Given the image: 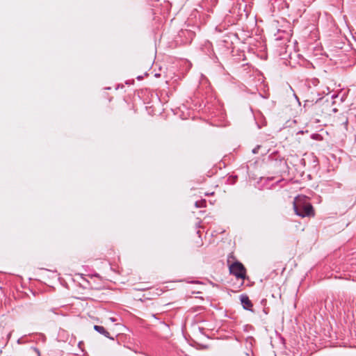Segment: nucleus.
I'll return each instance as SVG.
<instances>
[{
	"mask_svg": "<svg viewBox=\"0 0 356 356\" xmlns=\"http://www.w3.org/2000/svg\"><path fill=\"white\" fill-rule=\"evenodd\" d=\"M293 209L296 214L300 217L313 216L314 208L309 202H294Z\"/></svg>",
	"mask_w": 356,
	"mask_h": 356,
	"instance_id": "nucleus-1",
	"label": "nucleus"
},
{
	"mask_svg": "<svg viewBox=\"0 0 356 356\" xmlns=\"http://www.w3.org/2000/svg\"><path fill=\"white\" fill-rule=\"evenodd\" d=\"M229 273L234 275L237 279L244 280L246 277V269L240 261H234L229 264Z\"/></svg>",
	"mask_w": 356,
	"mask_h": 356,
	"instance_id": "nucleus-2",
	"label": "nucleus"
},
{
	"mask_svg": "<svg viewBox=\"0 0 356 356\" xmlns=\"http://www.w3.org/2000/svg\"><path fill=\"white\" fill-rule=\"evenodd\" d=\"M240 300L241 302L243 309L248 310V311H252V307L253 305H252L251 300H250L249 297L247 295H245V294L241 295Z\"/></svg>",
	"mask_w": 356,
	"mask_h": 356,
	"instance_id": "nucleus-3",
	"label": "nucleus"
},
{
	"mask_svg": "<svg viewBox=\"0 0 356 356\" xmlns=\"http://www.w3.org/2000/svg\"><path fill=\"white\" fill-rule=\"evenodd\" d=\"M94 330L106 338L114 340V338L110 336L109 332L103 326L95 325H94Z\"/></svg>",
	"mask_w": 356,
	"mask_h": 356,
	"instance_id": "nucleus-4",
	"label": "nucleus"
},
{
	"mask_svg": "<svg viewBox=\"0 0 356 356\" xmlns=\"http://www.w3.org/2000/svg\"><path fill=\"white\" fill-rule=\"evenodd\" d=\"M319 80L318 79L314 78L311 80L308 81L307 85L309 88H312V86L316 87L318 85Z\"/></svg>",
	"mask_w": 356,
	"mask_h": 356,
	"instance_id": "nucleus-5",
	"label": "nucleus"
},
{
	"mask_svg": "<svg viewBox=\"0 0 356 356\" xmlns=\"http://www.w3.org/2000/svg\"><path fill=\"white\" fill-rule=\"evenodd\" d=\"M234 261H238L236 260V258L235 257L233 252H231L228 254L227 259V263L228 266H229V264H232Z\"/></svg>",
	"mask_w": 356,
	"mask_h": 356,
	"instance_id": "nucleus-6",
	"label": "nucleus"
},
{
	"mask_svg": "<svg viewBox=\"0 0 356 356\" xmlns=\"http://www.w3.org/2000/svg\"><path fill=\"white\" fill-rule=\"evenodd\" d=\"M205 204H206L205 200L197 201L195 203V207L197 208L203 207L205 206Z\"/></svg>",
	"mask_w": 356,
	"mask_h": 356,
	"instance_id": "nucleus-7",
	"label": "nucleus"
},
{
	"mask_svg": "<svg viewBox=\"0 0 356 356\" xmlns=\"http://www.w3.org/2000/svg\"><path fill=\"white\" fill-rule=\"evenodd\" d=\"M261 147V145H257V146H256V147L252 149V153H253V154H257V153H259V149H260Z\"/></svg>",
	"mask_w": 356,
	"mask_h": 356,
	"instance_id": "nucleus-8",
	"label": "nucleus"
},
{
	"mask_svg": "<svg viewBox=\"0 0 356 356\" xmlns=\"http://www.w3.org/2000/svg\"><path fill=\"white\" fill-rule=\"evenodd\" d=\"M319 137H320V135L317 134H314L312 135V138L315 139V140H318Z\"/></svg>",
	"mask_w": 356,
	"mask_h": 356,
	"instance_id": "nucleus-9",
	"label": "nucleus"
},
{
	"mask_svg": "<svg viewBox=\"0 0 356 356\" xmlns=\"http://www.w3.org/2000/svg\"><path fill=\"white\" fill-rule=\"evenodd\" d=\"M216 31H218L219 32H220V31H221V30H220L218 27H216Z\"/></svg>",
	"mask_w": 356,
	"mask_h": 356,
	"instance_id": "nucleus-10",
	"label": "nucleus"
},
{
	"mask_svg": "<svg viewBox=\"0 0 356 356\" xmlns=\"http://www.w3.org/2000/svg\"><path fill=\"white\" fill-rule=\"evenodd\" d=\"M137 79H141V77H140V76H138V77H137Z\"/></svg>",
	"mask_w": 356,
	"mask_h": 356,
	"instance_id": "nucleus-11",
	"label": "nucleus"
}]
</instances>
